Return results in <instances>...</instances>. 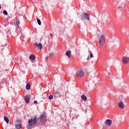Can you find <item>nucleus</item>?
I'll list each match as a JSON object with an SVG mask.
<instances>
[{
	"instance_id": "6ab92c4d",
	"label": "nucleus",
	"mask_w": 129,
	"mask_h": 129,
	"mask_svg": "<svg viewBox=\"0 0 129 129\" xmlns=\"http://www.w3.org/2000/svg\"><path fill=\"white\" fill-rule=\"evenodd\" d=\"M37 22L39 26H41V20L39 19H37Z\"/></svg>"
},
{
	"instance_id": "0eeeda50",
	"label": "nucleus",
	"mask_w": 129,
	"mask_h": 129,
	"mask_svg": "<svg viewBox=\"0 0 129 129\" xmlns=\"http://www.w3.org/2000/svg\"><path fill=\"white\" fill-rule=\"evenodd\" d=\"M91 58H93V53L92 51L89 50L88 51V56L87 57V61H89V60H91Z\"/></svg>"
},
{
	"instance_id": "7ed1b4c3",
	"label": "nucleus",
	"mask_w": 129,
	"mask_h": 129,
	"mask_svg": "<svg viewBox=\"0 0 129 129\" xmlns=\"http://www.w3.org/2000/svg\"><path fill=\"white\" fill-rule=\"evenodd\" d=\"M90 16L87 13H83L82 14L81 16V19L83 20H88V21H90Z\"/></svg>"
},
{
	"instance_id": "20e7f679",
	"label": "nucleus",
	"mask_w": 129,
	"mask_h": 129,
	"mask_svg": "<svg viewBox=\"0 0 129 129\" xmlns=\"http://www.w3.org/2000/svg\"><path fill=\"white\" fill-rule=\"evenodd\" d=\"M34 48H35L36 49H37V48L38 50H40V51H41V50H42V49L43 48V44H42V43H35Z\"/></svg>"
},
{
	"instance_id": "2eb2a0df",
	"label": "nucleus",
	"mask_w": 129,
	"mask_h": 129,
	"mask_svg": "<svg viewBox=\"0 0 129 129\" xmlns=\"http://www.w3.org/2000/svg\"><path fill=\"white\" fill-rule=\"evenodd\" d=\"M29 59L30 60H35V55L34 54H31L30 55Z\"/></svg>"
},
{
	"instance_id": "f8f14e48",
	"label": "nucleus",
	"mask_w": 129,
	"mask_h": 129,
	"mask_svg": "<svg viewBox=\"0 0 129 129\" xmlns=\"http://www.w3.org/2000/svg\"><path fill=\"white\" fill-rule=\"evenodd\" d=\"M66 55L69 57V58H70L71 57V51L68 50L66 52Z\"/></svg>"
},
{
	"instance_id": "9d476101",
	"label": "nucleus",
	"mask_w": 129,
	"mask_h": 129,
	"mask_svg": "<svg viewBox=\"0 0 129 129\" xmlns=\"http://www.w3.org/2000/svg\"><path fill=\"white\" fill-rule=\"evenodd\" d=\"M111 123H112V121L110 119H107L105 121V124L107 125V126H110Z\"/></svg>"
},
{
	"instance_id": "4be33fe9",
	"label": "nucleus",
	"mask_w": 129,
	"mask_h": 129,
	"mask_svg": "<svg viewBox=\"0 0 129 129\" xmlns=\"http://www.w3.org/2000/svg\"><path fill=\"white\" fill-rule=\"evenodd\" d=\"M34 104H38V101H34Z\"/></svg>"
},
{
	"instance_id": "1a4fd4ad",
	"label": "nucleus",
	"mask_w": 129,
	"mask_h": 129,
	"mask_svg": "<svg viewBox=\"0 0 129 129\" xmlns=\"http://www.w3.org/2000/svg\"><path fill=\"white\" fill-rule=\"evenodd\" d=\"M46 117H47V116L43 114L41 115L39 119H40L41 121L43 122V121H45L46 120Z\"/></svg>"
},
{
	"instance_id": "9b49d317",
	"label": "nucleus",
	"mask_w": 129,
	"mask_h": 129,
	"mask_svg": "<svg viewBox=\"0 0 129 129\" xmlns=\"http://www.w3.org/2000/svg\"><path fill=\"white\" fill-rule=\"evenodd\" d=\"M30 98H31V97L30 96H25L24 97L25 101L27 103H29V102H30Z\"/></svg>"
},
{
	"instance_id": "f257e3e1",
	"label": "nucleus",
	"mask_w": 129,
	"mask_h": 129,
	"mask_svg": "<svg viewBox=\"0 0 129 129\" xmlns=\"http://www.w3.org/2000/svg\"><path fill=\"white\" fill-rule=\"evenodd\" d=\"M37 122H38V120L37 119V118L34 117L31 118L28 121L29 125L27 126V128L32 129V126L34 125V124H36Z\"/></svg>"
},
{
	"instance_id": "412c9836",
	"label": "nucleus",
	"mask_w": 129,
	"mask_h": 129,
	"mask_svg": "<svg viewBox=\"0 0 129 129\" xmlns=\"http://www.w3.org/2000/svg\"><path fill=\"white\" fill-rule=\"evenodd\" d=\"M49 99H53V95H50L49 97H48Z\"/></svg>"
},
{
	"instance_id": "f03ea898",
	"label": "nucleus",
	"mask_w": 129,
	"mask_h": 129,
	"mask_svg": "<svg viewBox=\"0 0 129 129\" xmlns=\"http://www.w3.org/2000/svg\"><path fill=\"white\" fill-rule=\"evenodd\" d=\"M106 38L104 35H102L100 36L99 40V48H102L105 44Z\"/></svg>"
},
{
	"instance_id": "a878e982",
	"label": "nucleus",
	"mask_w": 129,
	"mask_h": 129,
	"mask_svg": "<svg viewBox=\"0 0 129 129\" xmlns=\"http://www.w3.org/2000/svg\"><path fill=\"white\" fill-rule=\"evenodd\" d=\"M0 88H2V85H0Z\"/></svg>"
},
{
	"instance_id": "4468645a",
	"label": "nucleus",
	"mask_w": 129,
	"mask_h": 129,
	"mask_svg": "<svg viewBox=\"0 0 129 129\" xmlns=\"http://www.w3.org/2000/svg\"><path fill=\"white\" fill-rule=\"evenodd\" d=\"M81 98H82V100H83L84 101H86V100H87V98L86 97V96L85 95H82Z\"/></svg>"
},
{
	"instance_id": "5701e85b",
	"label": "nucleus",
	"mask_w": 129,
	"mask_h": 129,
	"mask_svg": "<svg viewBox=\"0 0 129 129\" xmlns=\"http://www.w3.org/2000/svg\"><path fill=\"white\" fill-rule=\"evenodd\" d=\"M55 94H59V92L58 91L55 92Z\"/></svg>"
},
{
	"instance_id": "b1692460",
	"label": "nucleus",
	"mask_w": 129,
	"mask_h": 129,
	"mask_svg": "<svg viewBox=\"0 0 129 129\" xmlns=\"http://www.w3.org/2000/svg\"><path fill=\"white\" fill-rule=\"evenodd\" d=\"M50 37H53V34H52V33H50Z\"/></svg>"
},
{
	"instance_id": "ddd939ff",
	"label": "nucleus",
	"mask_w": 129,
	"mask_h": 129,
	"mask_svg": "<svg viewBox=\"0 0 129 129\" xmlns=\"http://www.w3.org/2000/svg\"><path fill=\"white\" fill-rule=\"evenodd\" d=\"M26 88L27 90H30V88H31V84H30V83H28L26 85Z\"/></svg>"
},
{
	"instance_id": "39448f33",
	"label": "nucleus",
	"mask_w": 129,
	"mask_h": 129,
	"mask_svg": "<svg viewBox=\"0 0 129 129\" xmlns=\"http://www.w3.org/2000/svg\"><path fill=\"white\" fill-rule=\"evenodd\" d=\"M122 62L123 64H128L129 63V57L128 56H124L122 59Z\"/></svg>"
},
{
	"instance_id": "dca6fc26",
	"label": "nucleus",
	"mask_w": 129,
	"mask_h": 129,
	"mask_svg": "<svg viewBox=\"0 0 129 129\" xmlns=\"http://www.w3.org/2000/svg\"><path fill=\"white\" fill-rule=\"evenodd\" d=\"M15 126L17 129H20L21 127H22V125H21V124H16Z\"/></svg>"
},
{
	"instance_id": "a211bd4d",
	"label": "nucleus",
	"mask_w": 129,
	"mask_h": 129,
	"mask_svg": "<svg viewBox=\"0 0 129 129\" xmlns=\"http://www.w3.org/2000/svg\"><path fill=\"white\" fill-rule=\"evenodd\" d=\"M20 25V21L19 20H17L16 21V28H19V25Z\"/></svg>"
},
{
	"instance_id": "393cba45",
	"label": "nucleus",
	"mask_w": 129,
	"mask_h": 129,
	"mask_svg": "<svg viewBox=\"0 0 129 129\" xmlns=\"http://www.w3.org/2000/svg\"><path fill=\"white\" fill-rule=\"evenodd\" d=\"M2 9V6L0 5V10Z\"/></svg>"
},
{
	"instance_id": "bb28decb",
	"label": "nucleus",
	"mask_w": 129,
	"mask_h": 129,
	"mask_svg": "<svg viewBox=\"0 0 129 129\" xmlns=\"http://www.w3.org/2000/svg\"><path fill=\"white\" fill-rule=\"evenodd\" d=\"M118 9H120V7H118Z\"/></svg>"
},
{
	"instance_id": "6e6552de",
	"label": "nucleus",
	"mask_w": 129,
	"mask_h": 129,
	"mask_svg": "<svg viewBox=\"0 0 129 129\" xmlns=\"http://www.w3.org/2000/svg\"><path fill=\"white\" fill-rule=\"evenodd\" d=\"M118 106L119 108L123 109V108H124V104L123 103V102H119L118 103Z\"/></svg>"
},
{
	"instance_id": "aec40b11",
	"label": "nucleus",
	"mask_w": 129,
	"mask_h": 129,
	"mask_svg": "<svg viewBox=\"0 0 129 129\" xmlns=\"http://www.w3.org/2000/svg\"><path fill=\"white\" fill-rule=\"evenodd\" d=\"M3 14L4 15H5L6 16H8V12H7V11H6V10H4L3 11Z\"/></svg>"
},
{
	"instance_id": "423d86ee",
	"label": "nucleus",
	"mask_w": 129,
	"mask_h": 129,
	"mask_svg": "<svg viewBox=\"0 0 129 129\" xmlns=\"http://www.w3.org/2000/svg\"><path fill=\"white\" fill-rule=\"evenodd\" d=\"M84 72L82 70H79L76 73V76L77 77H84Z\"/></svg>"
},
{
	"instance_id": "f3484780",
	"label": "nucleus",
	"mask_w": 129,
	"mask_h": 129,
	"mask_svg": "<svg viewBox=\"0 0 129 129\" xmlns=\"http://www.w3.org/2000/svg\"><path fill=\"white\" fill-rule=\"evenodd\" d=\"M4 120H5V121L7 123H9V118H8V117L7 116H5L4 117Z\"/></svg>"
}]
</instances>
